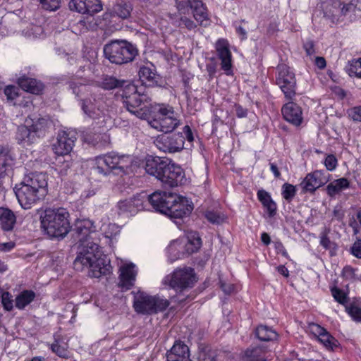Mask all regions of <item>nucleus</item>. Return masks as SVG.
<instances>
[{
	"label": "nucleus",
	"mask_w": 361,
	"mask_h": 361,
	"mask_svg": "<svg viewBox=\"0 0 361 361\" xmlns=\"http://www.w3.org/2000/svg\"><path fill=\"white\" fill-rule=\"evenodd\" d=\"M76 140L75 133L73 131L62 130L58 133L57 140L53 145V149L57 155L69 154Z\"/></svg>",
	"instance_id": "nucleus-13"
},
{
	"label": "nucleus",
	"mask_w": 361,
	"mask_h": 361,
	"mask_svg": "<svg viewBox=\"0 0 361 361\" xmlns=\"http://www.w3.org/2000/svg\"><path fill=\"white\" fill-rule=\"evenodd\" d=\"M345 310L354 321L361 322V307L357 302L348 304L345 305Z\"/></svg>",
	"instance_id": "nucleus-39"
},
{
	"label": "nucleus",
	"mask_w": 361,
	"mask_h": 361,
	"mask_svg": "<svg viewBox=\"0 0 361 361\" xmlns=\"http://www.w3.org/2000/svg\"><path fill=\"white\" fill-rule=\"evenodd\" d=\"M68 216L64 208L47 209L41 216L42 227L51 238H64L71 228Z\"/></svg>",
	"instance_id": "nucleus-3"
},
{
	"label": "nucleus",
	"mask_w": 361,
	"mask_h": 361,
	"mask_svg": "<svg viewBox=\"0 0 361 361\" xmlns=\"http://www.w3.org/2000/svg\"><path fill=\"white\" fill-rule=\"evenodd\" d=\"M15 247V243L12 241L0 243L1 252H8Z\"/></svg>",
	"instance_id": "nucleus-62"
},
{
	"label": "nucleus",
	"mask_w": 361,
	"mask_h": 361,
	"mask_svg": "<svg viewBox=\"0 0 361 361\" xmlns=\"http://www.w3.org/2000/svg\"><path fill=\"white\" fill-rule=\"evenodd\" d=\"M221 288L226 294H231L235 290L233 284H226L224 281H221Z\"/></svg>",
	"instance_id": "nucleus-63"
},
{
	"label": "nucleus",
	"mask_w": 361,
	"mask_h": 361,
	"mask_svg": "<svg viewBox=\"0 0 361 361\" xmlns=\"http://www.w3.org/2000/svg\"><path fill=\"white\" fill-rule=\"evenodd\" d=\"M173 114L171 107L159 106L155 118L149 121V124L159 131L166 133L171 132L178 124Z\"/></svg>",
	"instance_id": "nucleus-9"
},
{
	"label": "nucleus",
	"mask_w": 361,
	"mask_h": 361,
	"mask_svg": "<svg viewBox=\"0 0 361 361\" xmlns=\"http://www.w3.org/2000/svg\"><path fill=\"white\" fill-rule=\"evenodd\" d=\"M197 281V277L192 268L182 269V288H191Z\"/></svg>",
	"instance_id": "nucleus-30"
},
{
	"label": "nucleus",
	"mask_w": 361,
	"mask_h": 361,
	"mask_svg": "<svg viewBox=\"0 0 361 361\" xmlns=\"http://www.w3.org/2000/svg\"><path fill=\"white\" fill-rule=\"evenodd\" d=\"M349 115L353 118V120H358L361 121V106L353 107L349 112Z\"/></svg>",
	"instance_id": "nucleus-55"
},
{
	"label": "nucleus",
	"mask_w": 361,
	"mask_h": 361,
	"mask_svg": "<svg viewBox=\"0 0 361 361\" xmlns=\"http://www.w3.org/2000/svg\"><path fill=\"white\" fill-rule=\"evenodd\" d=\"M348 74L361 77V58L352 61L348 67Z\"/></svg>",
	"instance_id": "nucleus-45"
},
{
	"label": "nucleus",
	"mask_w": 361,
	"mask_h": 361,
	"mask_svg": "<svg viewBox=\"0 0 361 361\" xmlns=\"http://www.w3.org/2000/svg\"><path fill=\"white\" fill-rule=\"evenodd\" d=\"M275 248L277 252H281L284 257H288V252L285 248L283 243H281V241H276Z\"/></svg>",
	"instance_id": "nucleus-61"
},
{
	"label": "nucleus",
	"mask_w": 361,
	"mask_h": 361,
	"mask_svg": "<svg viewBox=\"0 0 361 361\" xmlns=\"http://www.w3.org/2000/svg\"><path fill=\"white\" fill-rule=\"evenodd\" d=\"M4 94L7 100L12 102L18 97V88L13 85H8L5 87Z\"/></svg>",
	"instance_id": "nucleus-48"
},
{
	"label": "nucleus",
	"mask_w": 361,
	"mask_h": 361,
	"mask_svg": "<svg viewBox=\"0 0 361 361\" xmlns=\"http://www.w3.org/2000/svg\"><path fill=\"white\" fill-rule=\"evenodd\" d=\"M18 84L23 90L35 94H40L44 89L41 82L25 75L18 78Z\"/></svg>",
	"instance_id": "nucleus-23"
},
{
	"label": "nucleus",
	"mask_w": 361,
	"mask_h": 361,
	"mask_svg": "<svg viewBox=\"0 0 361 361\" xmlns=\"http://www.w3.org/2000/svg\"><path fill=\"white\" fill-rule=\"evenodd\" d=\"M183 132H184L185 138L188 140V142H189L190 145H192V142L194 140V135H193V133L192 132L190 127L188 126V125L186 126H184Z\"/></svg>",
	"instance_id": "nucleus-57"
},
{
	"label": "nucleus",
	"mask_w": 361,
	"mask_h": 361,
	"mask_svg": "<svg viewBox=\"0 0 361 361\" xmlns=\"http://www.w3.org/2000/svg\"><path fill=\"white\" fill-rule=\"evenodd\" d=\"M16 223V216L9 209L0 207V227L4 231H12Z\"/></svg>",
	"instance_id": "nucleus-24"
},
{
	"label": "nucleus",
	"mask_w": 361,
	"mask_h": 361,
	"mask_svg": "<svg viewBox=\"0 0 361 361\" xmlns=\"http://www.w3.org/2000/svg\"><path fill=\"white\" fill-rule=\"evenodd\" d=\"M276 83L288 99H292L296 92V78L294 73L286 64L278 66Z\"/></svg>",
	"instance_id": "nucleus-10"
},
{
	"label": "nucleus",
	"mask_w": 361,
	"mask_h": 361,
	"mask_svg": "<svg viewBox=\"0 0 361 361\" xmlns=\"http://www.w3.org/2000/svg\"><path fill=\"white\" fill-rule=\"evenodd\" d=\"M35 298V293L32 290H23L16 298V307L23 310L32 302Z\"/></svg>",
	"instance_id": "nucleus-26"
},
{
	"label": "nucleus",
	"mask_w": 361,
	"mask_h": 361,
	"mask_svg": "<svg viewBox=\"0 0 361 361\" xmlns=\"http://www.w3.org/2000/svg\"><path fill=\"white\" fill-rule=\"evenodd\" d=\"M331 293H332V295H333L334 300L338 301V302H340V303L347 302V296H346L345 292H343V290H341V289H340V288H336V287L332 288Z\"/></svg>",
	"instance_id": "nucleus-49"
},
{
	"label": "nucleus",
	"mask_w": 361,
	"mask_h": 361,
	"mask_svg": "<svg viewBox=\"0 0 361 361\" xmlns=\"http://www.w3.org/2000/svg\"><path fill=\"white\" fill-rule=\"evenodd\" d=\"M164 283L176 291H180V269H176L171 274L166 276Z\"/></svg>",
	"instance_id": "nucleus-28"
},
{
	"label": "nucleus",
	"mask_w": 361,
	"mask_h": 361,
	"mask_svg": "<svg viewBox=\"0 0 361 361\" xmlns=\"http://www.w3.org/2000/svg\"><path fill=\"white\" fill-rule=\"evenodd\" d=\"M1 303L5 310L11 311L13 309V299L12 296L8 292H4L2 293Z\"/></svg>",
	"instance_id": "nucleus-50"
},
{
	"label": "nucleus",
	"mask_w": 361,
	"mask_h": 361,
	"mask_svg": "<svg viewBox=\"0 0 361 361\" xmlns=\"http://www.w3.org/2000/svg\"><path fill=\"white\" fill-rule=\"evenodd\" d=\"M204 216L211 223H216V224H221V223L226 222L227 217L217 210H206Z\"/></svg>",
	"instance_id": "nucleus-36"
},
{
	"label": "nucleus",
	"mask_w": 361,
	"mask_h": 361,
	"mask_svg": "<svg viewBox=\"0 0 361 361\" xmlns=\"http://www.w3.org/2000/svg\"><path fill=\"white\" fill-rule=\"evenodd\" d=\"M187 4L191 9L195 20L200 25L207 26L211 23L207 7H205L202 0H187Z\"/></svg>",
	"instance_id": "nucleus-19"
},
{
	"label": "nucleus",
	"mask_w": 361,
	"mask_h": 361,
	"mask_svg": "<svg viewBox=\"0 0 361 361\" xmlns=\"http://www.w3.org/2000/svg\"><path fill=\"white\" fill-rule=\"evenodd\" d=\"M22 185L39 191L43 195L47 193V181L46 175L42 173H31L26 175Z\"/></svg>",
	"instance_id": "nucleus-18"
},
{
	"label": "nucleus",
	"mask_w": 361,
	"mask_h": 361,
	"mask_svg": "<svg viewBox=\"0 0 361 361\" xmlns=\"http://www.w3.org/2000/svg\"><path fill=\"white\" fill-rule=\"evenodd\" d=\"M13 164V159L8 151L0 147V178L6 173Z\"/></svg>",
	"instance_id": "nucleus-31"
},
{
	"label": "nucleus",
	"mask_w": 361,
	"mask_h": 361,
	"mask_svg": "<svg viewBox=\"0 0 361 361\" xmlns=\"http://www.w3.org/2000/svg\"><path fill=\"white\" fill-rule=\"evenodd\" d=\"M132 11V7L128 4H118L115 8L116 16L123 19L128 18Z\"/></svg>",
	"instance_id": "nucleus-42"
},
{
	"label": "nucleus",
	"mask_w": 361,
	"mask_h": 361,
	"mask_svg": "<svg viewBox=\"0 0 361 361\" xmlns=\"http://www.w3.org/2000/svg\"><path fill=\"white\" fill-rule=\"evenodd\" d=\"M329 180V174L322 170H315L309 173L300 182V188L303 192H314L317 188Z\"/></svg>",
	"instance_id": "nucleus-11"
},
{
	"label": "nucleus",
	"mask_w": 361,
	"mask_h": 361,
	"mask_svg": "<svg viewBox=\"0 0 361 361\" xmlns=\"http://www.w3.org/2000/svg\"><path fill=\"white\" fill-rule=\"evenodd\" d=\"M296 188L291 183H283L282 185V195L286 200H291L295 195Z\"/></svg>",
	"instance_id": "nucleus-46"
},
{
	"label": "nucleus",
	"mask_w": 361,
	"mask_h": 361,
	"mask_svg": "<svg viewBox=\"0 0 361 361\" xmlns=\"http://www.w3.org/2000/svg\"><path fill=\"white\" fill-rule=\"evenodd\" d=\"M202 240L199 233L195 231H187L185 233L184 251L187 254H192L200 249Z\"/></svg>",
	"instance_id": "nucleus-22"
},
{
	"label": "nucleus",
	"mask_w": 361,
	"mask_h": 361,
	"mask_svg": "<svg viewBox=\"0 0 361 361\" xmlns=\"http://www.w3.org/2000/svg\"><path fill=\"white\" fill-rule=\"evenodd\" d=\"M32 120L31 118H27L25 123L18 126L16 133V139L18 142L24 145H30L35 142L39 135L32 128Z\"/></svg>",
	"instance_id": "nucleus-17"
},
{
	"label": "nucleus",
	"mask_w": 361,
	"mask_h": 361,
	"mask_svg": "<svg viewBox=\"0 0 361 361\" xmlns=\"http://www.w3.org/2000/svg\"><path fill=\"white\" fill-rule=\"evenodd\" d=\"M71 88L73 90V92L76 95L78 96L80 92L82 90L86 89V86L80 84V85H78V83L75 82H71L70 84Z\"/></svg>",
	"instance_id": "nucleus-59"
},
{
	"label": "nucleus",
	"mask_w": 361,
	"mask_h": 361,
	"mask_svg": "<svg viewBox=\"0 0 361 361\" xmlns=\"http://www.w3.org/2000/svg\"><path fill=\"white\" fill-rule=\"evenodd\" d=\"M69 8L80 13L94 15L101 11L103 6L100 0H71Z\"/></svg>",
	"instance_id": "nucleus-14"
},
{
	"label": "nucleus",
	"mask_w": 361,
	"mask_h": 361,
	"mask_svg": "<svg viewBox=\"0 0 361 361\" xmlns=\"http://www.w3.org/2000/svg\"><path fill=\"white\" fill-rule=\"evenodd\" d=\"M169 306L166 300L153 297L145 293H138L135 296L133 307L140 314H151L163 311Z\"/></svg>",
	"instance_id": "nucleus-7"
},
{
	"label": "nucleus",
	"mask_w": 361,
	"mask_h": 361,
	"mask_svg": "<svg viewBox=\"0 0 361 361\" xmlns=\"http://www.w3.org/2000/svg\"><path fill=\"white\" fill-rule=\"evenodd\" d=\"M346 18L352 21L355 18L356 9L361 10V0H346Z\"/></svg>",
	"instance_id": "nucleus-37"
},
{
	"label": "nucleus",
	"mask_w": 361,
	"mask_h": 361,
	"mask_svg": "<svg viewBox=\"0 0 361 361\" xmlns=\"http://www.w3.org/2000/svg\"><path fill=\"white\" fill-rule=\"evenodd\" d=\"M135 168L133 158L130 156H118L114 153H110L95 158L94 169L103 176L108 175L113 169L129 173L133 172Z\"/></svg>",
	"instance_id": "nucleus-5"
},
{
	"label": "nucleus",
	"mask_w": 361,
	"mask_h": 361,
	"mask_svg": "<svg viewBox=\"0 0 361 361\" xmlns=\"http://www.w3.org/2000/svg\"><path fill=\"white\" fill-rule=\"evenodd\" d=\"M195 208L194 202H192L190 198H188V197H182V217L183 218L184 215L188 216V215H190L192 211H193Z\"/></svg>",
	"instance_id": "nucleus-44"
},
{
	"label": "nucleus",
	"mask_w": 361,
	"mask_h": 361,
	"mask_svg": "<svg viewBox=\"0 0 361 361\" xmlns=\"http://www.w3.org/2000/svg\"><path fill=\"white\" fill-rule=\"evenodd\" d=\"M182 361H192L189 347L186 344H182Z\"/></svg>",
	"instance_id": "nucleus-58"
},
{
	"label": "nucleus",
	"mask_w": 361,
	"mask_h": 361,
	"mask_svg": "<svg viewBox=\"0 0 361 361\" xmlns=\"http://www.w3.org/2000/svg\"><path fill=\"white\" fill-rule=\"evenodd\" d=\"M245 356L249 361H266V350L264 347H255L245 351Z\"/></svg>",
	"instance_id": "nucleus-29"
},
{
	"label": "nucleus",
	"mask_w": 361,
	"mask_h": 361,
	"mask_svg": "<svg viewBox=\"0 0 361 361\" xmlns=\"http://www.w3.org/2000/svg\"><path fill=\"white\" fill-rule=\"evenodd\" d=\"M180 241L178 239L170 242L167 247V255L169 261L173 262L179 259Z\"/></svg>",
	"instance_id": "nucleus-35"
},
{
	"label": "nucleus",
	"mask_w": 361,
	"mask_h": 361,
	"mask_svg": "<svg viewBox=\"0 0 361 361\" xmlns=\"http://www.w3.org/2000/svg\"><path fill=\"white\" fill-rule=\"evenodd\" d=\"M321 342L326 346V348H334V345H336L337 340L330 335L329 332H327L325 328L322 327Z\"/></svg>",
	"instance_id": "nucleus-43"
},
{
	"label": "nucleus",
	"mask_w": 361,
	"mask_h": 361,
	"mask_svg": "<svg viewBox=\"0 0 361 361\" xmlns=\"http://www.w3.org/2000/svg\"><path fill=\"white\" fill-rule=\"evenodd\" d=\"M51 350L59 357H67L68 356L67 348L65 346L59 345L58 343H53L51 345Z\"/></svg>",
	"instance_id": "nucleus-51"
},
{
	"label": "nucleus",
	"mask_w": 361,
	"mask_h": 361,
	"mask_svg": "<svg viewBox=\"0 0 361 361\" xmlns=\"http://www.w3.org/2000/svg\"><path fill=\"white\" fill-rule=\"evenodd\" d=\"M215 47L221 60V68L227 75L232 73V54L229 49V44L226 39H219Z\"/></svg>",
	"instance_id": "nucleus-15"
},
{
	"label": "nucleus",
	"mask_w": 361,
	"mask_h": 361,
	"mask_svg": "<svg viewBox=\"0 0 361 361\" xmlns=\"http://www.w3.org/2000/svg\"><path fill=\"white\" fill-rule=\"evenodd\" d=\"M128 83L130 82L126 80H118L114 77L106 76L102 82V87L105 90H111L121 87L125 88V85Z\"/></svg>",
	"instance_id": "nucleus-34"
},
{
	"label": "nucleus",
	"mask_w": 361,
	"mask_h": 361,
	"mask_svg": "<svg viewBox=\"0 0 361 361\" xmlns=\"http://www.w3.org/2000/svg\"><path fill=\"white\" fill-rule=\"evenodd\" d=\"M16 195L21 207L25 209H30L45 196L39 191L32 190L22 184L16 190Z\"/></svg>",
	"instance_id": "nucleus-12"
},
{
	"label": "nucleus",
	"mask_w": 361,
	"mask_h": 361,
	"mask_svg": "<svg viewBox=\"0 0 361 361\" xmlns=\"http://www.w3.org/2000/svg\"><path fill=\"white\" fill-rule=\"evenodd\" d=\"M342 275L346 278V279H353L355 276L354 268L350 267V265H346L342 271Z\"/></svg>",
	"instance_id": "nucleus-53"
},
{
	"label": "nucleus",
	"mask_w": 361,
	"mask_h": 361,
	"mask_svg": "<svg viewBox=\"0 0 361 361\" xmlns=\"http://www.w3.org/2000/svg\"><path fill=\"white\" fill-rule=\"evenodd\" d=\"M133 263H126L119 267L118 286L123 290L131 288L135 281L137 269Z\"/></svg>",
	"instance_id": "nucleus-16"
},
{
	"label": "nucleus",
	"mask_w": 361,
	"mask_h": 361,
	"mask_svg": "<svg viewBox=\"0 0 361 361\" xmlns=\"http://www.w3.org/2000/svg\"><path fill=\"white\" fill-rule=\"evenodd\" d=\"M82 109L86 114L93 118H99L103 114V106L100 104H92L90 101L83 102Z\"/></svg>",
	"instance_id": "nucleus-32"
},
{
	"label": "nucleus",
	"mask_w": 361,
	"mask_h": 361,
	"mask_svg": "<svg viewBox=\"0 0 361 361\" xmlns=\"http://www.w3.org/2000/svg\"><path fill=\"white\" fill-rule=\"evenodd\" d=\"M147 200L156 211L166 215L178 226L176 220L180 219V195L176 193L155 191L149 196L141 193L132 199L120 201L118 207L121 212L133 214L142 209Z\"/></svg>",
	"instance_id": "nucleus-2"
},
{
	"label": "nucleus",
	"mask_w": 361,
	"mask_h": 361,
	"mask_svg": "<svg viewBox=\"0 0 361 361\" xmlns=\"http://www.w3.org/2000/svg\"><path fill=\"white\" fill-rule=\"evenodd\" d=\"M256 335L259 340L263 341L275 340L278 336L274 329L267 326H259L256 329Z\"/></svg>",
	"instance_id": "nucleus-33"
},
{
	"label": "nucleus",
	"mask_w": 361,
	"mask_h": 361,
	"mask_svg": "<svg viewBox=\"0 0 361 361\" xmlns=\"http://www.w3.org/2000/svg\"><path fill=\"white\" fill-rule=\"evenodd\" d=\"M139 77L142 82H153L156 78V73L153 69L143 66L140 68Z\"/></svg>",
	"instance_id": "nucleus-40"
},
{
	"label": "nucleus",
	"mask_w": 361,
	"mask_h": 361,
	"mask_svg": "<svg viewBox=\"0 0 361 361\" xmlns=\"http://www.w3.org/2000/svg\"><path fill=\"white\" fill-rule=\"evenodd\" d=\"M180 341L177 340L166 354L167 361H180Z\"/></svg>",
	"instance_id": "nucleus-41"
},
{
	"label": "nucleus",
	"mask_w": 361,
	"mask_h": 361,
	"mask_svg": "<svg viewBox=\"0 0 361 361\" xmlns=\"http://www.w3.org/2000/svg\"><path fill=\"white\" fill-rule=\"evenodd\" d=\"M73 232L78 244V255L73 262L75 269H87L88 275L92 278L109 274L110 260L102 255L99 246V233L94 222L87 219H78L74 224Z\"/></svg>",
	"instance_id": "nucleus-1"
},
{
	"label": "nucleus",
	"mask_w": 361,
	"mask_h": 361,
	"mask_svg": "<svg viewBox=\"0 0 361 361\" xmlns=\"http://www.w3.org/2000/svg\"><path fill=\"white\" fill-rule=\"evenodd\" d=\"M42 8L47 11H56L60 7V0H37Z\"/></svg>",
	"instance_id": "nucleus-47"
},
{
	"label": "nucleus",
	"mask_w": 361,
	"mask_h": 361,
	"mask_svg": "<svg viewBox=\"0 0 361 361\" xmlns=\"http://www.w3.org/2000/svg\"><path fill=\"white\" fill-rule=\"evenodd\" d=\"M258 199L264 207H267L270 215H274L276 210V206L271 195L266 190H258Z\"/></svg>",
	"instance_id": "nucleus-27"
},
{
	"label": "nucleus",
	"mask_w": 361,
	"mask_h": 361,
	"mask_svg": "<svg viewBox=\"0 0 361 361\" xmlns=\"http://www.w3.org/2000/svg\"><path fill=\"white\" fill-rule=\"evenodd\" d=\"M282 114L284 118L294 126H300L303 120L301 107L294 102H288L284 104Z\"/></svg>",
	"instance_id": "nucleus-21"
},
{
	"label": "nucleus",
	"mask_w": 361,
	"mask_h": 361,
	"mask_svg": "<svg viewBox=\"0 0 361 361\" xmlns=\"http://www.w3.org/2000/svg\"><path fill=\"white\" fill-rule=\"evenodd\" d=\"M324 15L334 22L347 18L348 8H346V0L343 3L336 0L331 4L326 6Z\"/></svg>",
	"instance_id": "nucleus-20"
},
{
	"label": "nucleus",
	"mask_w": 361,
	"mask_h": 361,
	"mask_svg": "<svg viewBox=\"0 0 361 361\" xmlns=\"http://www.w3.org/2000/svg\"><path fill=\"white\" fill-rule=\"evenodd\" d=\"M337 163V158H336L335 155H332V154L327 155L324 159V164L326 168L327 169H330V171L336 169Z\"/></svg>",
	"instance_id": "nucleus-52"
},
{
	"label": "nucleus",
	"mask_w": 361,
	"mask_h": 361,
	"mask_svg": "<svg viewBox=\"0 0 361 361\" xmlns=\"http://www.w3.org/2000/svg\"><path fill=\"white\" fill-rule=\"evenodd\" d=\"M145 170L147 173L155 176L169 187L173 188L178 184L180 168L172 164L171 161H163L159 159L148 161Z\"/></svg>",
	"instance_id": "nucleus-4"
},
{
	"label": "nucleus",
	"mask_w": 361,
	"mask_h": 361,
	"mask_svg": "<svg viewBox=\"0 0 361 361\" xmlns=\"http://www.w3.org/2000/svg\"><path fill=\"white\" fill-rule=\"evenodd\" d=\"M32 128L36 133V135L39 136V133L44 130L45 128L50 124V121L46 117H39L37 118H32Z\"/></svg>",
	"instance_id": "nucleus-38"
},
{
	"label": "nucleus",
	"mask_w": 361,
	"mask_h": 361,
	"mask_svg": "<svg viewBox=\"0 0 361 361\" xmlns=\"http://www.w3.org/2000/svg\"><path fill=\"white\" fill-rule=\"evenodd\" d=\"M182 23L188 29H195L197 26V23H195L192 19H189V18H186V16H182Z\"/></svg>",
	"instance_id": "nucleus-60"
},
{
	"label": "nucleus",
	"mask_w": 361,
	"mask_h": 361,
	"mask_svg": "<svg viewBox=\"0 0 361 361\" xmlns=\"http://www.w3.org/2000/svg\"><path fill=\"white\" fill-rule=\"evenodd\" d=\"M310 330L317 336L319 341L321 342V337H322V327L319 326V324H315V323H312V324H310Z\"/></svg>",
	"instance_id": "nucleus-54"
},
{
	"label": "nucleus",
	"mask_w": 361,
	"mask_h": 361,
	"mask_svg": "<svg viewBox=\"0 0 361 361\" xmlns=\"http://www.w3.org/2000/svg\"><path fill=\"white\" fill-rule=\"evenodd\" d=\"M304 47L307 54H312V53L315 51L314 44L312 40H307V42H305L304 44Z\"/></svg>",
	"instance_id": "nucleus-64"
},
{
	"label": "nucleus",
	"mask_w": 361,
	"mask_h": 361,
	"mask_svg": "<svg viewBox=\"0 0 361 361\" xmlns=\"http://www.w3.org/2000/svg\"><path fill=\"white\" fill-rule=\"evenodd\" d=\"M123 102L126 109L137 117L144 119L147 117V111L140 107L142 99L137 93V87L131 83L125 85L122 92Z\"/></svg>",
	"instance_id": "nucleus-8"
},
{
	"label": "nucleus",
	"mask_w": 361,
	"mask_h": 361,
	"mask_svg": "<svg viewBox=\"0 0 361 361\" xmlns=\"http://www.w3.org/2000/svg\"><path fill=\"white\" fill-rule=\"evenodd\" d=\"M137 54V49L126 40H113L104 47L105 58L117 65L133 61Z\"/></svg>",
	"instance_id": "nucleus-6"
},
{
	"label": "nucleus",
	"mask_w": 361,
	"mask_h": 361,
	"mask_svg": "<svg viewBox=\"0 0 361 361\" xmlns=\"http://www.w3.org/2000/svg\"><path fill=\"white\" fill-rule=\"evenodd\" d=\"M350 185V182L347 178H338L330 182L326 186L327 194L330 196L336 195L341 192L344 188H348Z\"/></svg>",
	"instance_id": "nucleus-25"
},
{
	"label": "nucleus",
	"mask_w": 361,
	"mask_h": 361,
	"mask_svg": "<svg viewBox=\"0 0 361 361\" xmlns=\"http://www.w3.org/2000/svg\"><path fill=\"white\" fill-rule=\"evenodd\" d=\"M352 253L357 258H361V240L355 241L352 247Z\"/></svg>",
	"instance_id": "nucleus-56"
}]
</instances>
